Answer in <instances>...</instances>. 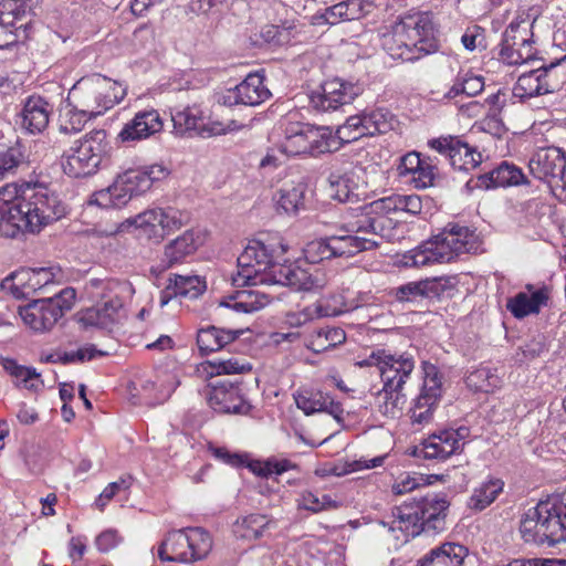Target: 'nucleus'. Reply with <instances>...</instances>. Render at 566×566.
<instances>
[{
    "instance_id": "nucleus-1",
    "label": "nucleus",
    "mask_w": 566,
    "mask_h": 566,
    "mask_svg": "<svg viewBox=\"0 0 566 566\" xmlns=\"http://www.w3.org/2000/svg\"><path fill=\"white\" fill-rule=\"evenodd\" d=\"M65 213L64 202L45 186L7 184L0 188L1 237L13 239L25 232L39 233Z\"/></svg>"
},
{
    "instance_id": "nucleus-2",
    "label": "nucleus",
    "mask_w": 566,
    "mask_h": 566,
    "mask_svg": "<svg viewBox=\"0 0 566 566\" xmlns=\"http://www.w3.org/2000/svg\"><path fill=\"white\" fill-rule=\"evenodd\" d=\"M381 45L392 59L407 62L437 52L439 42L432 15L422 11L403 14L382 34Z\"/></svg>"
},
{
    "instance_id": "nucleus-3",
    "label": "nucleus",
    "mask_w": 566,
    "mask_h": 566,
    "mask_svg": "<svg viewBox=\"0 0 566 566\" xmlns=\"http://www.w3.org/2000/svg\"><path fill=\"white\" fill-rule=\"evenodd\" d=\"M482 251V240L475 229L449 222L431 241L402 255L405 266L420 268L449 263L464 253Z\"/></svg>"
},
{
    "instance_id": "nucleus-4",
    "label": "nucleus",
    "mask_w": 566,
    "mask_h": 566,
    "mask_svg": "<svg viewBox=\"0 0 566 566\" xmlns=\"http://www.w3.org/2000/svg\"><path fill=\"white\" fill-rule=\"evenodd\" d=\"M86 290L92 297L105 301L77 313V321L85 329L112 331L120 319L124 301L132 298L135 293L130 282L116 279H92Z\"/></svg>"
},
{
    "instance_id": "nucleus-5",
    "label": "nucleus",
    "mask_w": 566,
    "mask_h": 566,
    "mask_svg": "<svg viewBox=\"0 0 566 566\" xmlns=\"http://www.w3.org/2000/svg\"><path fill=\"white\" fill-rule=\"evenodd\" d=\"M286 251L287 247L281 241H250L238 256V271L232 283L235 286L269 284L270 272Z\"/></svg>"
},
{
    "instance_id": "nucleus-6",
    "label": "nucleus",
    "mask_w": 566,
    "mask_h": 566,
    "mask_svg": "<svg viewBox=\"0 0 566 566\" xmlns=\"http://www.w3.org/2000/svg\"><path fill=\"white\" fill-rule=\"evenodd\" d=\"M125 90L118 83L102 75L83 77L70 90L67 106L92 117L99 116L118 104Z\"/></svg>"
},
{
    "instance_id": "nucleus-7",
    "label": "nucleus",
    "mask_w": 566,
    "mask_h": 566,
    "mask_svg": "<svg viewBox=\"0 0 566 566\" xmlns=\"http://www.w3.org/2000/svg\"><path fill=\"white\" fill-rule=\"evenodd\" d=\"M212 548V538L202 527L169 531L158 546L161 562L192 564L205 559Z\"/></svg>"
},
{
    "instance_id": "nucleus-8",
    "label": "nucleus",
    "mask_w": 566,
    "mask_h": 566,
    "mask_svg": "<svg viewBox=\"0 0 566 566\" xmlns=\"http://www.w3.org/2000/svg\"><path fill=\"white\" fill-rule=\"evenodd\" d=\"M109 143L104 129H94L72 147L62 157V168L72 178L86 177L94 174L103 158L107 156Z\"/></svg>"
},
{
    "instance_id": "nucleus-9",
    "label": "nucleus",
    "mask_w": 566,
    "mask_h": 566,
    "mask_svg": "<svg viewBox=\"0 0 566 566\" xmlns=\"http://www.w3.org/2000/svg\"><path fill=\"white\" fill-rule=\"evenodd\" d=\"M378 224L375 218L357 216L355 220L342 223L339 233L328 235L334 258H350L355 254L376 249L379 243Z\"/></svg>"
},
{
    "instance_id": "nucleus-10",
    "label": "nucleus",
    "mask_w": 566,
    "mask_h": 566,
    "mask_svg": "<svg viewBox=\"0 0 566 566\" xmlns=\"http://www.w3.org/2000/svg\"><path fill=\"white\" fill-rule=\"evenodd\" d=\"M75 296L74 289L65 287L52 297L35 300L20 307L19 314L31 329L46 332L53 328L64 313L72 308Z\"/></svg>"
},
{
    "instance_id": "nucleus-11",
    "label": "nucleus",
    "mask_w": 566,
    "mask_h": 566,
    "mask_svg": "<svg viewBox=\"0 0 566 566\" xmlns=\"http://www.w3.org/2000/svg\"><path fill=\"white\" fill-rule=\"evenodd\" d=\"M359 367L375 366L384 385L388 388H403L407 379L415 369V359L408 353L392 354L390 350L378 348L370 355L356 363Z\"/></svg>"
},
{
    "instance_id": "nucleus-12",
    "label": "nucleus",
    "mask_w": 566,
    "mask_h": 566,
    "mask_svg": "<svg viewBox=\"0 0 566 566\" xmlns=\"http://www.w3.org/2000/svg\"><path fill=\"white\" fill-rule=\"evenodd\" d=\"M422 369L423 385L409 409L412 426L419 428L432 421L433 412L442 396V381L438 368L432 364L424 363Z\"/></svg>"
},
{
    "instance_id": "nucleus-13",
    "label": "nucleus",
    "mask_w": 566,
    "mask_h": 566,
    "mask_svg": "<svg viewBox=\"0 0 566 566\" xmlns=\"http://www.w3.org/2000/svg\"><path fill=\"white\" fill-rule=\"evenodd\" d=\"M189 217L174 208H153L137 214L132 223L151 240L159 242L167 234L187 224Z\"/></svg>"
},
{
    "instance_id": "nucleus-14",
    "label": "nucleus",
    "mask_w": 566,
    "mask_h": 566,
    "mask_svg": "<svg viewBox=\"0 0 566 566\" xmlns=\"http://www.w3.org/2000/svg\"><path fill=\"white\" fill-rule=\"evenodd\" d=\"M363 93L358 83L348 82L338 77L324 82L318 90L310 94L311 105L322 112L336 111Z\"/></svg>"
},
{
    "instance_id": "nucleus-15",
    "label": "nucleus",
    "mask_w": 566,
    "mask_h": 566,
    "mask_svg": "<svg viewBox=\"0 0 566 566\" xmlns=\"http://www.w3.org/2000/svg\"><path fill=\"white\" fill-rule=\"evenodd\" d=\"M551 510H553L552 502L545 501L525 513L520 524V533L525 543L555 545L554 535H551L553 532Z\"/></svg>"
},
{
    "instance_id": "nucleus-16",
    "label": "nucleus",
    "mask_w": 566,
    "mask_h": 566,
    "mask_svg": "<svg viewBox=\"0 0 566 566\" xmlns=\"http://www.w3.org/2000/svg\"><path fill=\"white\" fill-rule=\"evenodd\" d=\"M429 146L446 156L450 165L458 170H472L482 161V155L459 136H441L429 140Z\"/></svg>"
},
{
    "instance_id": "nucleus-17",
    "label": "nucleus",
    "mask_w": 566,
    "mask_h": 566,
    "mask_svg": "<svg viewBox=\"0 0 566 566\" xmlns=\"http://www.w3.org/2000/svg\"><path fill=\"white\" fill-rule=\"evenodd\" d=\"M563 61H566V55L557 63H551L548 66L532 70L520 75L513 87V95L520 102H523L534 96L554 92L557 84L551 80L552 71Z\"/></svg>"
},
{
    "instance_id": "nucleus-18",
    "label": "nucleus",
    "mask_w": 566,
    "mask_h": 566,
    "mask_svg": "<svg viewBox=\"0 0 566 566\" xmlns=\"http://www.w3.org/2000/svg\"><path fill=\"white\" fill-rule=\"evenodd\" d=\"M269 284H281L291 286L297 291H311L322 287L319 280L311 273L308 268H303L300 263L292 262L275 264L270 272Z\"/></svg>"
},
{
    "instance_id": "nucleus-19",
    "label": "nucleus",
    "mask_w": 566,
    "mask_h": 566,
    "mask_svg": "<svg viewBox=\"0 0 566 566\" xmlns=\"http://www.w3.org/2000/svg\"><path fill=\"white\" fill-rule=\"evenodd\" d=\"M270 90L264 84V76L259 73H250L234 88L228 90L223 95L226 105L256 106L269 99Z\"/></svg>"
},
{
    "instance_id": "nucleus-20",
    "label": "nucleus",
    "mask_w": 566,
    "mask_h": 566,
    "mask_svg": "<svg viewBox=\"0 0 566 566\" xmlns=\"http://www.w3.org/2000/svg\"><path fill=\"white\" fill-rule=\"evenodd\" d=\"M203 119V112L198 105H188L182 108H175L171 112L174 130L179 136L186 134L190 136H212L224 132L220 124H213L211 127H207Z\"/></svg>"
},
{
    "instance_id": "nucleus-21",
    "label": "nucleus",
    "mask_w": 566,
    "mask_h": 566,
    "mask_svg": "<svg viewBox=\"0 0 566 566\" xmlns=\"http://www.w3.org/2000/svg\"><path fill=\"white\" fill-rule=\"evenodd\" d=\"M38 0H3L0 2V50L17 43V23ZM19 25V28H21Z\"/></svg>"
},
{
    "instance_id": "nucleus-22",
    "label": "nucleus",
    "mask_w": 566,
    "mask_h": 566,
    "mask_svg": "<svg viewBox=\"0 0 566 566\" xmlns=\"http://www.w3.org/2000/svg\"><path fill=\"white\" fill-rule=\"evenodd\" d=\"M530 172L549 186L566 168V156L556 147L537 150L528 163Z\"/></svg>"
},
{
    "instance_id": "nucleus-23",
    "label": "nucleus",
    "mask_w": 566,
    "mask_h": 566,
    "mask_svg": "<svg viewBox=\"0 0 566 566\" xmlns=\"http://www.w3.org/2000/svg\"><path fill=\"white\" fill-rule=\"evenodd\" d=\"M163 127V119L156 109L140 111L123 126L117 139L122 143L143 140L161 132Z\"/></svg>"
},
{
    "instance_id": "nucleus-24",
    "label": "nucleus",
    "mask_w": 566,
    "mask_h": 566,
    "mask_svg": "<svg viewBox=\"0 0 566 566\" xmlns=\"http://www.w3.org/2000/svg\"><path fill=\"white\" fill-rule=\"evenodd\" d=\"M207 401L220 413L245 415L250 410V405L243 398L240 388L232 384L213 386L207 394Z\"/></svg>"
},
{
    "instance_id": "nucleus-25",
    "label": "nucleus",
    "mask_w": 566,
    "mask_h": 566,
    "mask_svg": "<svg viewBox=\"0 0 566 566\" xmlns=\"http://www.w3.org/2000/svg\"><path fill=\"white\" fill-rule=\"evenodd\" d=\"M55 273L52 268H35V269H22L13 274L10 277H7L8 282L11 280L12 284V293L17 297L20 296H29L32 293H35L42 289H45L48 285L54 282Z\"/></svg>"
},
{
    "instance_id": "nucleus-26",
    "label": "nucleus",
    "mask_w": 566,
    "mask_h": 566,
    "mask_svg": "<svg viewBox=\"0 0 566 566\" xmlns=\"http://www.w3.org/2000/svg\"><path fill=\"white\" fill-rule=\"evenodd\" d=\"M548 300L549 291L547 287L535 289L527 285L526 291L520 292L507 300L506 308L515 318H524L539 313L541 308L547 305Z\"/></svg>"
},
{
    "instance_id": "nucleus-27",
    "label": "nucleus",
    "mask_w": 566,
    "mask_h": 566,
    "mask_svg": "<svg viewBox=\"0 0 566 566\" xmlns=\"http://www.w3.org/2000/svg\"><path fill=\"white\" fill-rule=\"evenodd\" d=\"M52 106L40 95L29 96L23 103L21 126L30 134L42 133L49 125Z\"/></svg>"
},
{
    "instance_id": "nucleus-28",
    "label": "nucleus",
    "mask_w": 566,
    "mask_h": 566,
    "mask_svg": "<svg viewBox=\"0 0 566 566\" xmlns=\"http://www.w3.org/2000/svg\"><path fill=\"white\" fill-rule=\"evenodd\" d=\"M418 511L424 522L426 530L441 531L444 527V518L450 506L446 493H429L416 501Z\"/></svg>"
},
{
    "instance_id": "nucleus-29",
    "label": "nucleus",
    "mask_w": 566,
    "mask_h": 566,
    "mask_svg": "<svg viewBox=\"0 0 566 566\" xmlns=\"http://www.w3.org/2000/svg\"><path fill=\"white\" fill-rule=\"evenodd\" d=\"M526 181L523 171L513 164L507 161L501 163L491 171L480 175L476 179L475 187L480 189H490L497 187L518 186Z\"/></svg>"
},
{
    "instance_id": "nucleus-30",
    "label": "nucleus",
    "mask_w": 566,
    "mask_h": 566,
    "mask_svg": "<svg viewBox=\"0 0 566 566\" xmlns=\"http://www.w3.org/2000/svg\"><path fill=\"white\" fill-rule=\"evenodd\" d=\"M417 509L416 501L395 507L392 510L394 521L391 522L390 531L399 530L403 533L406 541L426 531L424 522Z\"/></svg>"
},
{
    "instance_id": "nucleus-31",
    "label": "nucleus",
    "mask_w": 566,
    "mask_h": 566,
    "mask_svg": "<svg viewBox=\"0 0 566 566\" xmlns=\"http://www.w3.org/2000/svg\"><path fill=\"white\" fill-rule=\"evenodd\" d=\"M454 433H448L446 430L434 432L428 437L419 447L415 449V455L426 460L443 461L457 453L454 450Z\"/></svg>"
},
{
    "instance_id": "nucleus-32",
    "label": "nucleus",
    "mask_w": 566,
    "mask_h": 566,
    "mask_svg": "<svg viewBox=\"0 0 566 566\" xmlns=\"http://www.w3.org/2000/svg\"><path fill=\"white\" fill-rule=\"evenodd\" d=\"M468 549L457 543H443L442 545L430 549L417 560L416 566H461Z\"/></svg>"
},
{
    "instance_id": "nucleus-33",
    "label": "nucleus",
    "mask_w": 566,
    "mask_h": 566,
    "mask_svg": "<svg viewBox=\"0 0 566 566\" xmlns=\"http://www.w3.org/2000/svg\"><path fill=\"white\" fill-rule=\"evenodd\" d=\"M166 176V169L160 165H153L145 168L128 169L122 175L120 179L128 187L130 193L140 196L148 191L154 181L160 180Z\"/></svg>"
},
{
    "instance_id": "nucleus-34",
    "label": "nucleus",
    "mask_w": 566,
    "mask_h": 566,
    "mask_svg": "<svg viewBox=\"0 0 566 566\" xmlns=\"http://www.w3.org/2000/svg\"><path fill=\"white\" fill-rule=\"evenodd\" d=\"M201 243V237L198 232L192 230L184 232L166 245L163 259L166 264L165 268L181 263L188 255L195 253Z\"/></svg>"
},
{
    "instance_id": "nucleus-35",
    "label": "nucleus",
    "mask_w": 566,
    "mask_h": 566,
    "mask_svg": "<svg viewBox=\"0 0 566 566\" xmlns=\"http://www.w3.org/2000/svg\"><path fill=\"white\" fill-rule=\"evenodd\" d=\"M283 125L284 138L280 144L281 153L287 156L306 155L310 124L286 119Z\"/></svg>"
},
{
    "instance_id": "nucleus-36",
    "label": "nucleus",
    "mask_w": 566,
    "mask_h": 566,
    "mask_svg": "<svg viewBox=\"0 0 566 566\" xmlns=\"http://www.w3.org/2000/svg\"><path fill=\"white\" fill-rule=\"evenodd\" d=\"M241 335L240 331L208 326L199 329L197 345L201 354L220 350Z\"/></svg>"
},
{
    "instance_id": "nucleus-37",
    "label": "nucleus",
    "mask_w": 566,
    "mask_h": 566,
    "mask_svg": "<svg viewBox=\"0 0 566 566\" xmlns=\"http://www.w3.org/2000/svg\"><path fill=\"white\" fill-rule=\"evenodd\" d=\"M537 14L533 9L520 12L515 19L509 24L503 33L501 44H509V46L516 43L524 45L532 38L531 29L536 21Z\"/></svg>"
},
{
    "instance_id": "nucleus-38",
    "label": "nucleus",
    "mask_w": 566,
    "mask_h": 566,
    "mask_svg": "<svg viewBox=\"0 0 566 566\" xmlns=\"http://www.w3.org/2000/svg\"><path fill=\"white\" fill-rule=\"evenodd\" d=\"M128 189L118 176L109 187L93 193L90 202L102 208H122L136 197Z\"/></svg>"
},
{
    "instance_id": "nucleus-39",
    "label": "nucleus",
    "mask_w": 566,
    "mask_h": 566,
    "mask_svg": "<svg viewBox=\"0 0 566 566\" xmlns=\"http://www.w3.org/2000/svg\"><path fill=\"white\" fill-rule=\"evenodd\" d=\"M275 527V522L266 515L250 514L234 523L233 532L244 539H258Z\"/></svg>"
},
{
    "instance_id": "nucleus-40",
    "label": "nucleus",
    "mask_w": 566,
    "mask_h": 566,
    "mask_svg": "<svg viewBox=\"0 0 566 566\" xmlns=\"http://www.w3.org/2000/svg\"><path fill=\"white\" fill-rule=\"evenodd\" d=\"M346 307L332 306L327 300H321L316 304L307 306L300 312L290 313L287 323L293 327H300L315 317L337 316L348 311Z\"/></svg>"
},
{
    "instance_id": "nucleus-41",
    "label": "nucleus",
    "mask_w": 566,
    "mask_h": 566,
    "mask_svg": "<svg viewBox=\"0 0 566 566\" xmlns=\"http://www.w3.org/2000/svg\"><path fill=\"white\" fill-rule=\"evenodd\" d=\"M504 482L497 478H489L476 486L468 502L471 510L481 512L490 506L503 492Z\"/></svg>"
},
{
    "instance_id": "nucleus-42",
    "label": "nucleus",
    "mask_w": 566,
    "mask_h": 566,
    "mask_svg": "<svg viewBox=\"0 0 566 566\" xmlns=\"http://www.w3.org/2000/svg\"><path fill=\"white\" fill-rule=\"evenodd\" d=\"M307 132L308 149L306 155L316 157L338 149L339 140L337 135L334 136L328 127H314L310 125V130Z\"/></svg>"
},
{
    "instance_id": "nucleus-43",
    "label": "nucleus",
    "mask_w": 566,
    "mask_h": 566,
    "mask_svg": "<svg viewBox=\"0 0 566 566\" xmlns=\"http://www.w3.org/2000/svg\"><path fill=\"white\" fill-rule=\"evenodd\" d=\"M306 189L307 186L302 180L282 187L279 190V209H282L287 214H296L304 208Z\"/></svg>"
},
{
    "instance_id": "nucleus-44",
    "label": "nucleus",
    "mask_w": 566,
    "mask_h": 566,
    "mask_svg": "<svg viewBox=\"0 0 566 566\" xmlns=\"http://www.w3.org/2000/svg\"><path fill=\"white\" fill-rule=\"evenodd\" d=\"M379 412L389 418H397L401 415L406 403V395L402 388H388L386 385L376 397Z\"/></svg>"
},
{
    "instance_id": "nucleus-45",
    "label": "nucleus",
    "mask_w": 566,
    "mask_h": 566,
    "mask_svg": "<svg viewBox=\"0 0 566 566\" xmlns=\"http://www.w3.org/2000/svg\"><path fill=\"white\" fill-rule=\"evenodd\" d=\"M250 470L258 476L269 478L281 475L291 470H298V465L282 457H270L266 460H255L249 464Z\"/></svg>"
},
{
    "instance_id": "nucleus-46",
    "label": "nucleus",
    "mask_w": 566,
    "mask_h": 566,
    "mask_svg": "<svg viewBox=\"0 0 566 566\" xmlns=\"http://www.w3.org/2000/svg\"><path fill=\"white\" fill-rule=\"evenodd\" d=\"M329 182L331 196L334 199L339 202H354L358 200V186L350 174L332 175Z\"/></svg>"
},
{
    "instance_id": "nucleus-47",
    "label": "nucleus",
    "mask_w": 566,
    "mask_h": 566,
    "mask_svg": "<svg viewBox=\"0 0 566 566\" xmlns=\"http://www.w3.org/2000/svg\"><path fill=\"white\" fill-rule=\"evenodd\" d=\"M346 334L340 327H322L316 329L310 339V348L316 353L324 352L331 347L342 344Z\"/></svg>"
},
{
    "instance_id": "nucleus-48",
    "label": "nucleus",
    "mask_w": 566,
    "mask_h": 566,
    "mask_svg": "<svg viewBox=\"0 0 566 566\" xmlns=\"http://www.w3.org/2000/svg\"><path fill=\"white\" fill-rule=\"evenodd\" d=\"M484 81L480 75H474L470 72L459 74L454 84L444 94L448 99L457 97L459 94H465L468 96H475L483 91Z\"/></svg>"
},
{
    "instance_id": "nucleus-49",
    "label": "nucleus",
    "mask_w": 566,
    "mask_h": 566,
    "mask_svg": "<svg viewBox=\"0 0 566 566\" xmlns=\"http://www.w3.org/2000/svg\"><path fill=\"white\" fill-rule=\"evenodd\" d=\"M465 384L475 392H491L500 387L501 379L491 368L481 367L467 376Z\"/></svg>"
},
{
    "instance_id": "nucleus-50",
    "label": "nucleus",
    "mask_w": 566,
    "mask_h": 566,
    "mask_svg": "<svg viewBox=\"0 0 566 566\" xmlns=\"http://www.w3.org/2000/svg\"><path fill=\"white\" fill-rule=\"evenodd\" d=\"M4 368L15 378L19 386L33 391H38L43 386L40 374L34 368L18 365L14 360H8Z\"/></svg>"
},
{
    "instance_id": "nucleus-51",
    "label": "nucleus",
    "mask_w": 566,
    "mask_h": 566,
    "mask_svg": "<svg viewBox=\"0 0 566 566\" xmlns=\"http://www.w3.org/2000/svg\"><path fill=\"white\" fill-rule=\"evenodd\" d=\"M170 280L180 297L197 298L207 289L206 281L198 275L175 274Z\"/></svg>"
},
{
    "instance_id": "nucleus-52",
    "label": "nucleus",
    "mask_w": 566,
    "mask_h": 566,
    "mask_svg": "<svg viewBox=\"0 0 566 566\" xmlns=\"http://www.w3.org/2000/svg\"><path fill=\"white\" fill-rule=\"evenodd\" d=\"M367 136L384 134L391 128L392 114L385 108H377L361 115Z\"/></svg>"
},
{
    "instance_id": "nucleus-53",
    "label": "nucleus",
    "mask_w": 566,
    "mask_h": 566,
    "mask_svg": "<svg viewBox=\"0 0 566 566\" xmlns=\"http://www.w3.org/2000/svg\"><path fill=\"white\" fill-rule=\"evenodd\" d=\"M398 193H392L374 200L365 207L366 212L360 216L375 218L377 220L379 232L382 229L379 219L391 213H398Z\"/></svg>"
},
{
    "instance_id": "nucleus-54",
    "label": "nucleus",
    "mask_w": 566,
    "mask_h": 566,
    "mask_svg": "<svg viewBox=\"0 0 566 566\" xmlns=\"http://www.w3.org/2000/svg\"><path fill=\"white\" fill-rule=\"evenodd\" d=\"M423 297H440L444 293L455 289L458 277L454 275L436 276L421 280Z\"/></svg>"
},
{
    "instance_id": "nucleus-55",
    "label": "nucleus",
    "mask_w": 566,
    "mask_h": 566,
    "mask_svg": "<svg viewBox=\"0 0 566 566\" xmlns=\"http://www.w3.org/2000/svg\"><path fill=\"white\" fill-rule=\"evenodd\" d=\"M325 395L322 391L301 389L294 394V400L298 409L305 415L323 411Z\"/></svg>"
},
{
    "instance_id": "nucleus-56",
    "label": "nucleus",
    "mask_w": 566,
    "mask_h": 566,
    "mask_svg": "<svg viewBox=\"0 0 566 566\" xmlns=\"http://www.w3.org/2000/svg\"><path fill=\"white\" fill-rule=\"evenodd\" d=\"M222 306L234 310L241 313H253L261 310L265 303L258 298V296L248 291L238 292L235 296L229 301L221 302Z\"/></svg>"
},
{
    "instance_id": "nucleus-57",
    "label": "nucleus",
    "mask_w": 566,
    "mask_h": 566,
    "mask_svg": "<svg viewBox=\"0 0 566 566\" xmlns=\"http://www.w3.org/2000/svg\"><path fill=\"white\" fill-rule=\"evenodd\" d=\"M304 258L308 263L315 264L325 260L335 259L328 237L308 242L304 250Z\"/></svg>"
},
{
    "instance_id": "nucleus-58",
    "label": "nucleus",
    "mask_w": 566,
    "mask_h": 566,
    "mask_svg": "<svg viewBox=\"0 0 566 566\" xmlns=\"http://www.w3.org/2000/svg\"><path fill=\"white\" fill-rule=\"evenodd\" d=\"M336 135L342 143H352L367 136L361 115L348 117L345 124L337 128Z\"/></svg>"
},
{
    "instance_id": "nucleus-59",
    "label": "nucleus",
    "mask_w": 566,
    "mask_h": 566,
    "mask_svg": "<svg viewBox=\"0 0 566 566\" xmlns=\"http://www.w3.org/2000/svg\"><path fill=\"white\" fill-rule=\"evenodd\" d=\"M211 368V375H232L243 374L252 369L251 365L244 359L231 357L228 359H216L209 361Z\"/></svg>"
},
{
    "instance_id": "nucleus-60",
    "label": "nucleus",
    "mask_w": 566,
    "mask_h": 566,
    "mask_svg": "<svg viewBox=\"0 0 566 566\" xmlns=\"http://www.w3.org/2000/svg\"><path fill=\"white\" fill-rule=\"evenodd\" d=\"M429 483L431 482L423 474L402 473L395 480L391 491L396 495H403Z\"/></svg>"
},
{
    "instance_id": "nucleus-61",
    "label": "nucleus",
    "mask_w": 566,
    "mask_h": 566,
    "mask_svg": "<svg viewBox=\"0 0 566 566\" xmlns=\"http://www.w3.org/2000/svg\"><path fill=\"white\" fill-rule=\"evenodd\" d=\"M553 510L551 528L553 530L551 535H554L553 542L555 545L560 542H566V504L562 502H552Z\"/></svg>"
},
{
    "instance_id": "nucleus-62",
    "label": "nucleus",
    "mask_w": 566,
    "mask_h": 566,
    "mask_svg": "<svg viewBox=\"0 0 566 566\" xmlns=\"http://www.w3.org/2000/svg\"><path fill=\"white\" fill-rule=\"evenodd\" d=\"M438 175V168L432 164L430 158L422 159L419 170L410 178L415 188L424 189L433 186L434 179Z\"/></svg>"
},
{
    "instance_id": "nucleus-63",
    "label": "nucleus",
    "mask_w": 566,
    "mask_h": 566,
    "mask_svg": "<svg viewBox=\"0 0 566 566\" xmlns=\"http://www.w3.org/2000/svg\"><path fill=\"white\" fill-rule=\"evenodd\" d=\"M423 290L421 282H408L406 284L394 287L389 291V295L399 303L415 302L423 298Z\"/></svg>"
},
{
    "instance_id": "nucleus-64",
    "label": "nucleus",
    "mask_w": 566,
    "mask_h": 566,
    "mask_svg": "<svg viewBox=\"0 0 566 566\" xmlns=\"http://www.w3.org/2000/svg\"><path fill=\"white\" fill-rule=\"evenodd\" d=\"M90 118H92V116L88 114H83L71 107L60 124V130L64 134L77 133Z\"/></svg>"
}]
</instances>
